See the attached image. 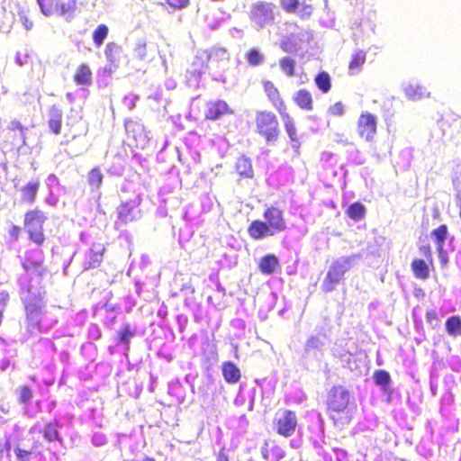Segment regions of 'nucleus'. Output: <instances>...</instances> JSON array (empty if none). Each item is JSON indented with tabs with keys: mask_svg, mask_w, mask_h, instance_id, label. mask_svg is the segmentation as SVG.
I'll return each instance as SVG.
<instances>
[{
	"mask_svg": "<svg viewBox=\"0 0 461 461\" xmlns=\"http://www.w3.org/2000/svg\"><path fill=\"white\" fill-rule=\"evenodd\" d=\"M283 114V120L285 124V131L290 139L291 146L293 149L298 153L301 142L299 140V138L297 136L295 124L294 122V119L287 113H282Z\"/></svg>",
	"mask_w": 461,
	"mask_h": 461,
	"instance_id": "obj_34",
	"label": "nucleus"
},
{
	"mask_svg": "<svg viewBox=\"0 0 461 461\" xmlns=\"http://www.w3.org/2000/svg\"><path fill=\"white\" fill-rule=\"evenodd\" d=\"M366 52L358 50L352 54L351 60L348 65V74L353 76L360 72L362 66L366 62Z\"/></svg>",
	"mask_w": 461,
	"mask_h": 461,
	"instance_id": "obj_44",
	"label": "nucleus"
},
{
	"mask_svg": "<svg viewBox=\"0 0 461 461\" xmlns=\"http://www.w3.org/2000/svg\"><path fill=\"white\" fill-rule=\"evenodd\" d=\"M430 238L435 244L441 266L446 267L449 262V253L454 251L455 238L449 236L447 226L445 224L433 230Z\"/></svg>",
	"mask_w": 461,
	"mask_h": 461,
	"instance_id": "obj_8",
	"label": "nucleus"
},
{
	"mask_svg": "<svg viewBox=\"0 0 461 461\" xmlns=\"http://www.w3.org/2000/svg\"><path fill=\"white\" fill-rule=\"evenodd\" d=\"M206 51L210 71L212 72V77L219 82H225L223 72L228 69L230 59V53L224 48L212 47Z\"/></svg>",
	"mask_w": 461,
	"mask_h": 461,
	"instance_id": "obj_11",
	"label": "nucleus"
},
{
	"mask_svg": "<svg viewBox=\"0 0 461 461\" xmlns=\"http://www.w3.org/2000/svg\"><path fill=\"white\" fill-rule=\"evenodd\" d=\"M42 275L23 274L18 278L19 294L24 310L46 303Z\"/></svg>",
	"mask_w": 461,
	"mask_h": 461,
	"instance_id": "obj_5",
	"label": "nucleus"
},
{
	"mask_svg": "<svg viewBox=\"0 0 461 461\" xmlns=\"http://www.w3.org/2000/svg\"><path fill=\"white\" fill-rule=\"evenodd\" d=\"M330 337V328L326 321L315 327L314 332L305 340L302 352V361L306 368L320 364L324 355V348Z\"/></svg>",
	"mask_w": 461,
	"mask_h": 461,
	"instance_id": "obj_4",
	"label": "nucleus"
},
{
	"mask_svg": "<svg viewBox=\"0 0 461 461\" xmlns=\"http://www.w3.org/2000/svg\"><path fill=\"white\" fill-rule=\"evenodd\" d=\"M88 312L86 310H81L67 321L62 326L55 330L54 339L62 337H74L79 334L81 328L86 322Z\"/></svg>",
	"mask_w": 461,
	"mask_h": 461,
	"instance_id": "obj_16",
	"label": "nucleus"
},
{
	"mask_svg": "<svg viewBox=\"0 0 461 461\" xmlns=\"http://www.w3.org/2000/svg\"><path fill=\"white\" fill-rule=\"evenodd\" d=\"M271 6V4L264 2L256 3L253 5L250 11L251 19L257 21L260 24L267 20H271L273 18Z\"/></svg>",
	"mask_w": 461,
	"mask_h": 461,
	"instance_id": "obj_28",
	"label": "nucleus"
},
{
	"mask_svg": "<svg viewBox=\"0 0 461 461\" xmlns=\"http://www.w3.org/2000/svg\"><path fill=\"white\" fill-rule=\"evenodd\" d=\"M45 217L41 211H30L25 214L24 226L27 231L42 230Z\"/></svg>",
	"mask_w": 461,
	"mask_h": 461,
	"instance_id": "obj_33",
	"label": "nucleus"
},
{
	"mask_svg": "<svg viewBox=\"0 0 461 461\" xmlns=\"http://www.w3.org/2000/svg\"><path fill=\"white\" fill-rule=\"evenodd\" d=\"M60 421L52 420L45 424L43 429V438L49 442L58 441L62 444L63 439L59 432Z\"/></svg>",
	"mask_w": 461,
	"mask_h": 461,
	"instance_id": "obj_41",
	"label": "nucleus"
},
{
	"mask_svg": "<svg viewBox=\"0 0 461 461\" xmlns=\"http://www.w3.org/2000/svg\"><path fill=\"white\" fill-rule=\"evenodd\" d=\"M361 258L362 255L356 253L349 256H342L333 260L321 283V290L326 294L334 291L340 281L343 280L345 274Z\"/></svg>",
	"mask_w": 461,
	"mask_h": 461,
	"instance_id": "obj_6",
	"label": "nucleus"
},
{
	"mask_svg": "<svg viewBox=\"0 0 461 461\" xmlns=\"http://www.w3.org/2000/svg\"><path fill=\"white\" fill-rule=\"evenodd\" d=\"M315 83L323 93H328L331 87L330 77L327 72L319 73L315 77Z\"/></svg>",
	"mask_w": 461,
	"mask_h": 461,
	"instance_id": "obj_57",
	"label": "nucleus"
},
{
	"mask_svg": "<svg viewBox=\"0 0 461 461\" xmlns=\"http://www.w3.org/2000/svg\"><path fill=\"white\" fill-rule=\"evenodd\" d=\"M454 395L451 393H446L441 396L439 413L442 420V429L446 433H454L458 430L459 419L456 416Z\"/></svg>",
	"mask_w": 461,
	"mask_h": 461,
	"instance_id": "obj_12",
	"label": "nucleus"
},
{
	"mask_svg": "<svg viewBox=\"0 0 461 461\" xmlns=\"http://www.w3.org/2000/svg\"><path fill=\"white\" fill-rule=\"evenodd\" d=\"M327 408L335 424H348L357 411L354 396L342 385H334L328 392Z\"/></svg>",
	"mask_w": 461,
	"mask_h": 461,
	"instance_id": "obj_1",
	"label": "nucleus"
},
{
	"mask_svg": "<svg viewBox=\"0 0 461 461\" xmlns=\"http://www.w3.org/2000/svg\"><path fill=\"white\" fill-rule=\"evenodd\" d=\"M74 81L79 86H89L92 85V71L87 64H81L77 68Z\"/></svg>",
	"mask_w": 461,
	"mask_h": 461,
	"instance_id": "obj_42",
	"label": "nucleus"
},
{
	"mask_svg": "<svg viewBox=\"0 0 461 461\" xmlns=\"http://www.w3.org/2000/svg\"><path fill=\"white\" fill-rule=\"evenodd\" d=\"M445 328L449 336L458 337L461 331V317L459 315L450 316L445 322Z\"/></svg>",
	"mask_w": 461,
	"mask_h": 461,
	"instance_id": "obj_51",
	"label": "nucleus"
},
{
	"mask_svg": "<svg viewBox=\"0 0 461 461\" xmlns=\"http://www.w3.org/2000/svg\"><path fill=\"white\" fill-rule=\"evenodd\" d=\"M308 231L306 224L293 225L283 239L284 246L285 248L292 247L294 241H301L308 234Z\"/></svg>",
	"mask_w": 461,
	"mask_h": 461,
	"instance_id": "obj_27",
	"label": "nucleus"
},
{
	"mask_svg": "<svg viewBox=\"0 0 461 461\" xmlns=\"http://www.w3.org/2000/svg\"><path fill=\"white\" fill-rule=\"evenodd\" d=\"M25 331L21 337L23 342L33 335L48 333L59 323L56 313L47 309L46 303L25 309Z\"/></svg>",
	"mask_w": 461,
	"mask_h": 461,
	"instance_id": "obj_2",
	"label": "nucleus"
},
{
	"mask_svg": "<svg viewBox=\"0 0 461 461\" xmlns=\"http://www.w3.org/2000/svg\"><path fill=\"white\" fill-rule=\"evenodd\" d=\"M263 217L265 221L255 220L248 228V233L253 240H261L281 233L287 229L284 212L278 207H267L263 213Z\"/></svg>",
	"mask_w": 461,
	"mask_h": 461,
	"instance_id": "obj_3",
	"label": "nucleus"
},
{
	"mask_svg": "<svg viewBox=\"0 0 461 461\" xmlns=\"http://www.w3.org/2000/svg\"><path fill=\"white\" fill-rule=\"evenodd\" d=\"M411 270L416 278L425 280L429 276V266L423 259H414L411 262Z\"/></svg>",
	"mask_w": 461,
	"mask_h": 461,
	"instance_id": "obj_50",
	"label": "nucleus"
},
{
	"mask_svg": "<svg viewBox=\"0 0 461 461\" xmlns=\"http://www.w3.org/2000/svg\"><path fill=\"white\" fill-rule=\"evenodd\" d=\"M373 378L377 386L393 384L390 374L385 370H376L374 373Z\"/></svg>",
	"mask_w": 461,
	"mask_h": 461,
	"instance_id": "obj_63",
	"label": "nucleus"
},
{
	"mask_svg": "<svg viewBox=\"0 0 461 461\" xmlns=\"http://www.w3.org/2000/svg\"><path fill=\"white\" fill-rule=\"evenodd\" d=\"M308 430L314 449L322 447L325 443L324 420L320 413H313L311 416Z\"/></svg>",
	"mask_w": 461,
	"mask_h": 461,
	"instance_id": "obj_20",
	"label": "nucleus"
},
{
	"mask_svg": "<svg viewBox=\"0 0 461 461\" xmlns=\"http://www.w3.org/2000/svg\"><path fill=\"white\" fill-rule=\"evenodd\" d=\"M121 53L122 50L120 46L113 42L108 43L104 50L107 63L119 66Z\"/></svg>",
	"mask_w": 461,
	"mask_h": 461,
	"instance_id": "obj_52",
	"label": "nucleus"
},
{
	"mask_svg": "<svg viewBox=\"0 0 461 461\" xmlns=\"http://www.w3.org/2000/svg\"><path fill=\"white\" fill-rule=\"evenodd\" d=\"M233 112L223 100L210 101L206 104L205 118L208 120H219L225 114Z\"/></svg>",
	"mask_w": 461,
	"mask_h": 461,
	"instance_id": "obj_26",
	"label": "nucleus"
},
{
	"mask_svg": "<svg viewBox=\"0 0 461 461\" xmlns=\"http://www.w3.org/2000/svg\"><path fill=\"white\" fill-rule=\"evenodd\" d=\"M179 295L184 298L185 305L190 310L197 308V302L194 296V287L190 282L182 285Z\"/></svg>",
	"mask_w": 461,
	"mask_h": 461,
	"instance_id": "obj_40",
	"label": "nucleus"
},
{
	"mask_svg": "<svg viewBox=\"0 0 461 461\" xmlns=\"http://www.w3.org/2000/svg\"><path fill=\"white\" fill-rule=\"evenodd\" d=\"M297 427V417L294 411L285 410L276 413L274 420V429L281 436L291 437Z\"/></svg>",
	"mask_w": 461,
	"mask_h": 461,
	"instance_id": "obj_17",
	"label": "nucleus"
},
{
	"mask_svg": "<svg viewBox=\"0 0 461 461\" xmlns=\"http://www.w3.org/2000/svg\"><path fill=\"white\" fill-rule=\"evenodd\" d=\"M104 251V247L103 244H93L92 247L85 255V259L83 262L84 270H88L99 267L101 262L103 261Z\"/></svg>",
	"mask_w": 461,
	"mask_h": 461,
	"instance_id": "obj_25",
	"label": "nucleus"
},
{
	"mask_svg": "<svg viewBox=\"0 0 461 461\" xmlns=\"http://www.w3.org/2000/svg\"><path fill=\"white\" fill-rule=\"evenodd\" d=\"M230 429H234L239 435L245 434L249 429V420L245 414L234 416L228 420Z\"/></svg>",
	"mask_w": 461,
	"mask_h": 461,
	"instance_id": "obj_49",
	"label": "nucleus"
},
{
	"mask_svg": "<svg viewBox=\"0 0 461 461\" xmlns=\"http://www.w3.org/2000/svg\"><path fill=\"white\" fill-rule=\"evenodd\" d=\"M293 178V169L290 166L281 165L276 171L267 176V184L273 187H278L289 183Z\"/></svg>",
	"mask_w": 461,
	"mask_h": 461,
	"instance_id": "obj_24",
	"label": "nucleus"
},
{
	"mask_svg": "<svg viewBox=\"0 0 461 461\" xmlns=\"http://www.w3.org/2000/svg\"><path fill=\"white\" fill-rule=\"evenodd\" d=\"M405 95L411 101L420 100L429 95L426 88L418 83L409 82L403 86Z\"/></svg>",
	"mask_w": 461,
	"mask_h": 461,
	"instance_id": "obj_38",
	"label": "nucleus"
},
{
	"mask_svg": "<svg viewBox=\"0 0 461 461\" xmlns=\"http://www.w3.org/2000/svg\"><path fill=\"white\" fill-rule=\"evenodd\" d=\"M41 11L46 15H50L54 14H66L68 13V10L74 9V5L71 7L70 5H68L66 8L63 4L59 2V0H38Z\"/></svg>",
	"mask_w": 461,
	"mask_h": 461,
	"instance_id": "obj_29",
	"label": "nucleus"
},
{
	"mask_svg": "<svg viewBox=\"0 0 461 461\" xmlns=\"http://www.w3.org/2000/svg\"><path fill=\"white\" fill-rule=\"evenodd\" d=\"M210 71L206 51L200 50L196 52L194 59L186 71V83L190 87L198 88L203 75Z\"/></svg>",
	"mask_w": 461,
	"mask_h": 461,
	"instance_id": "obj_14",
	"label": "nucleus"
},
{
	"mask_svg": "<svg viewBox=\"0 0 461 461\" xmlns=\"http://www.w3.org/2000/svg\"><path fill=\"white\" fill-rule=\"evenodd\" d=\"M167 393L174 397L179 404L184 403L186 398V390L179 379H173L168 382Z\"/></svg>",
	"mask_w": 461,
	"mask_h": 461,
	"instance_id": "obj_39",
	"label": "nucleus"
},
{
	"mask_svg": "<svg viewBox=\"0 0 461 461\" xmlns=\"http://www.w3.org/2000/svg\"><path fill=\"white\" fill-rule=\"evenodd\" d=\"M144 331L143 327L136 322L123 321L116 331V348L127 356L131 339L143 336Z\"/></svg>",
	"mask_w": 461,
	"mask_h": 461,
	"instance_id": "obj_13",
	"label": "nucleus"
},
{
	"mask_svg": "<svg viewBox=\"0 0 461 461\" xmlns=\"http://www.w3.org/2000/svg\"><path fill=\"white\" fill-rule=\"evenodd\" d=\"M125 131L129 139L135 141L137 148L144 149L149 142V132L138 120L128 119L125 121Z\"/></svg>",
	"mask_w": 461,
	"mask_h": 461,
	"instance_id": "obj_18",
	"label": "nucleus"
},
{
	"mask_svg": "<svg viewBox=\"0 0 461 461\" xmlns=\"http://www.w3.org/2000/svg\"><path fill=\"white\" fill-rule=\"evenodd\" d=\"M43 261L44 255L41 249L35 248L27 250L22 261L23 267L25 271L24 274L43 275Z\"/></svg>",
	"mask_w": 461,
	"mask_h": 461,
	"instance_id": "obj_19",
	"label": "nucleus"
},
{
	"mask_svg": "<svg viewBox=\"0 0 461 461\" xmlns=\"http://www.w3.org/2000/svg\"><path fill=\"white\" fill-rule=\"evenodd\" d=\"M104 175L98 167H94L87 175V183L93 192L98 191L102 185Z\"/></svg>",
	"mask_w": 461,
	"mask_h": 461,
	"instance_id": "obj_53",
	"label": "nucleus"
},
{
	"mask_svg": "<svg viewBox=\"0 0 461 461\" xmlns=\"http://www.w3.org/2000/svg\"><path fill=\"white\" fill-rule=\"evenodd\" d=\"M198 204H189L185 212V219L191 223H197L203 214Z\"/></svg>",
	"mask_w": 461,
	"mask_h": 461,
	"instance_id": "obj_56",
	"label": "nucleus"
},
{
	"mask_svg": "<svg viewBox=\"0 0 461 461\" xmlns=\"http://www.w3.org/2000/svg\"><path fill=\"white\" fill-rule=\"evenodd\" d=\"M293 99L301 109L312 111L313 108L312 95L306 89H301L297 91L294 95Z\"/></svg>",
	"mask_w": 461,
	"mask_h": 461,
	"instance_id": "obj_43",
	"label": "nucleus"
},
{
	"mask_svg": "<svg viewBox=\"0 0 461 461\" xmlns=\"http://www.w3.org/2000/svg\"><path fill=\"white\" fill-rule=\"evenodd\" d=\"M347 213L351 219L359 221L365 215V206L360 203H354L349 205Z\"/></svg>",
	"mask_w": 461,
	"mask_h": 461,
	"instance_id": "obj_60",
	"label": "nucleus"
},
{
	"mask_svg": "<svg viewBox=\"0 0 461 461\" xmlns=\"http://www.w3.org/2000/svg\"><path fill=\"white\" fill-rule=\"evenodd\" d=\"M200 353L203 360L209 365H213L218 361L216 346L211 342L208 338L203 339Z\"/></svg>",
	"mask_w": 461,
	"mask_h": 461,
	"instance_id": "obj_37",
	"label": "nucleus"
},
{
	"mask_svg": "<svg viewBox=\"0 0 461 461\" xmlns=\"http://www.w3.org/2000/svg\"><path fill=\"white\" fill-rule=\"evenodd\" d=\"M279 64L282 71L288 77H293L294 75L295 60L294 59L285 57L280 59Z\"/></svg>",
	"mask_w": 461,
	"mask_h": 461,
	"instance_id": "obj_64",
	"label": "nucleus"
},
{
	"mask_svg": "<svg viewBox=\"0 0 461 461\" xmlns=\"http://www.w3.org/2000/svg\"><path fill=\"white\" fill-rule=\"evenodd\" d=\"M118 68V65L107 63L104 68L97 70V81L101 86H107L112 79L113 74Z\"/></svg>",
	"mask_w": 461,
	"mask_h": 461,
	"instance_id": "obj_48",
	"label": "nucleus"
},
{
	"mask_svg": "<svg viewBox=\"0 0 461 461\" xmlns=\"http://www.w3.org/2000/svg\"><path fill=\"white\" fill-rule=\"evenodd\" d=\"M381 392L383 401L386 403H392L395 398L398 397V393L393 387V384H387L386 385L378 386Z\"/></svg>",
	"mask_w": 461,
	"mask_h": 461,
	"instance_id": "obj_58",
	"label": "nucleus"
},
{
	"mask_svg": "<svg viewBox=\"0 0 461 461\" xmlns=\"http://www.w3.org/2000/svg\"><path fill=\"white\" fill-rule=\"evenodd\" d=\"M7 130L12 132H19V139L14 140L12 141V146L17 149H20L22 147L26 146V133L28 131V128L23 127L22 123L18 121H12L9 122L7 126Z\"/></svg>",
	"mask_w": 461,
	"mask_h": 461,
	"instance_id": "obj_35",
	"label": "nucleus"
},
{
	"mask_svg": "<svg viewBox=\"0 0 461 461\" xmlns=\"http://www.w3.org/2000/svg\"><path fill=\"white\" fill-rule=\"evenodd\" d=\"M14 62L19 67H24L32 62L31 52L25 49L24 50H18L14 56Z\"/></svg>",
	"mask_w": 461,
	"mask_h": 461,
	"instance_id": "obj_61",
	"label": "nucleus"
},
{
	"mask_svg": "<svg viewBox=\"0 0 461 461\" xmlns=\"http://www.w3.org/2000/svg\"><path fill=\"white\" fill-rule=\"evenodd\" d=\"M378 424V418L373 411H365L363 420L357 423V429L360 431L375 430Z\"/></svg>",
	"mask_w": 461,
	"mask_h": 461,
	"instance_id": "obj_46",
	"label": "nucleus"
},
{
	"mask_svg": "<svg viewBox=\"0 0 461 461\" xmlns=\"http://www.w3.org/2000/svg\"><path fill=\"white\" fill-rule=\"evenodd\" d=\"M412 158V149L404 148L398 154L396 166L402 170H406L410 167Z\"/></svg>",
	"mask_w": 461,
	"mask_h": 461,
	"instance_id": "obj_54",
	"label": "nucleus"
},
{
	"mask_svg": "<svg viewBox=\"0 0 461 461\" xmlns=\"http://www.w3.org/2000/svg\"><path fill=\"white\" fill-rule=\"evenodd\" d=\"M175 334L171 328L165 325L155 327L148 337L149 349L156 352V355L169 363L174 358Z\"/></svg>",
	"mask_w": 461,
	"mask_h": 461,
	"instance_id": "obj_7",
	"label": "nucleus"
},
{
	"mask_svg": "<svg viewBox=\"0 0 461 461\" xmlns=\"http://www.w3.org/2000/svg\"><path fill=\"white\" fill-rule=\"evenodd\" d=\"M224 381L229 384H238L241 378L240 369L231 361H225L221 366Z\"/></svg>",
	"mask_w": 461,
	"mask_h": 461,
	"instance_id": "obj_30",
	"label": "nucleus"
},
{
	"mask_svg": "<svg viewBox=\"0 0 461 461\" xmlns=\"http://www.w3.org/2000/svg\"><path fill=\"white\" fill-rule=\"evenodd\" d=\"M261 454L267 461H280L285 455L284 449L275 442H265L261 447Z\"/></svg>",
	"mask_w": 461,
	"mask_h": 461,
	"instance_id": "obj_32",
	"label": "nucleus"
},
{
	"mask_svg": "<svg viewBox=\"0 0 461 461\" xmlns=\"http://www.w3.org/2000/svg\"><path fill=\"white\" fill-rule=\"evenodd\" d=\"M49 120H48V125L50 130L54 134H59L61 131V124H62V117L63 113L62 110L58 105H52L49 111Z\"/></svg>",
	"mask_w": 461,
	"mask_h": 461,
	"instance_id": "obj_36",
	"label": "nucleus"
},
{
	"mask_svg": "<svg viewBox=\"0 0 461 461\" xmlns=\"http://www.w3.org/2000/svg\"><path fill=\"white\" fill-rule=\"evenodd\" d=\"M256 126L258 132L265 138L267 144H275L278 139L280 130L276 116L271 112H258L256 114Z\"/></svg>",
	"mask_w": 461,
	"mask_h": 461,
	"instance_id": "obj_9",
	"label": "nucleus"
},
{
	"mask_svg": "<svg viewBox=\"0 0 461 461\" xmlns=\"http://www.w3.org/2000/svg\"><path fill=\"white\" fill-rule=\"evenodd\" d=\"M279 267V262L275 255H267L260 259L258 267L261 273L271 275L276 272Z\"/></svg>",
	"mask_w": 461,
	"mask_h": 461,
	"instance_id": "obj_45",
	"label": "nucleus"
},
{
	"mask_svg": "<svg viewBox=\"0 0 461 461\" xmlns=\"http://www.w3.org/2000/svg\"><path fill=\"white\" fill-rule=\"evenodd\" d=\"M56 347L50 339L40 338L32 347V362L35 366H52L51 360Z\"/></svg>",
	"mask_w": 461,
	"mask_h": 461,
	"instance_id": "obj_15",
	"label": "nucleus"
},
{
	"mask_svg": "<svg viewBox=\"0 0 461 461\" xmlns=\"http://www.w3.org/2000/svg\"><path fill=\"white\" fill-rule=\"evenodd\" d=\"M142 198L140 194H137L132 199L123 201L117 207V218L114 222L116 229L128 224L129 222L140 220L142 217L140 208Z\"/></svg>",
	"mask_w": 461,
	"mask_h": 461,
	"instance_id": "obj_10",
	"label": "nucleus"
},
{
	"mask_svg": "<svg viewBox=\"0 0 461 461\" xmlns=\"http://www.w3.org/2000/svg\"><path fill=\"white\" fill-rule=\"evenodd\" d=\"M357 132L366 141H372L376 133V117L370 113H362L357 122Z\"/></svg>",
	"mask_w": 461,
	"mask_h": 461,
	"instance_id": "obj_21",
	"label": "nucleus"
},
{
	"mask_svg": "<svg viewBox=\"0 0 461 461\" xmlns=\"http://www.w3.org/2000/svg\"><path fill=\"white\" fill-rule=\"evenodd\" d=\"M231 328L235 330L234 336L236 339H242L245 337L246 322L243 319L235 318L230 321Z\"/></svg>",
	"mask_w": 461,
	"mask_h": 461,
	"instance_id": "obj_62",
	"label": "nucleus"
},
{
	"mask_svg": "<svg viewBox=\"0 0 461 461\" xmlns=\"http://www.w3.org/2000/svg\"><path fill=\"white\" fill-rule=\"evenodd\" d=\"M320 163L323 176L331 181H334L335 178L338 177L339 170H343L342 167L337 168L338 156L330 151L321 152Z\"/></svg>",
	"mask_w": 461,
	"mask_h": 461,
	"instance_id": "obj_23",
	"label": "nucleus"
},
{
	"mask_svg": "<svg viewBox=\"0 0 461 461\" xmlns=\"http://www.w3.org/2000/svg\"><path fill=\"white\" fill-rule=\"evenodd\" d=\"M221 267L231 268L238 264V254L235 251H226L220 259Z\"/></svg>",
	"mask_w": 461,
	"mask_h": 461,
	"instance_id": "obj_59",
	"label": "nucleus"
},
{
	"mask_svg": "<svg viewBox=\"0 0 461 461\" xmlns=\"http://www.w3.org/2000/svg\"><path fill=\"white\" fill-rule=\"evenodd\" d=\"M80 354L85 358L94 361L97 355V347L92 341H86L80 347Z\"/></svg>",
	"mask_w": 461,
	"mask_h": 461,
	"instance_id": "obj_55",
	"label": "nucleus"
},
{
	"mask_svg": "<svg viewBox=\"0 0 461 461\" xmlns=\"http://www.w3.org/2000/svg\"><path fill=\"white\" fill-rule=\"evenodd\" d=\"M39 189V179H32L28 182L25 185L20 188L21 202L30 205L34 203Z\"/></svg>",
	"mask_w": 461,
	"mask_h": 461,
	"instance_id": "obj_31",
	"label": "nucleus"
},
{
	"mask_svg": "<svg viewBox=\"0 0 461 461\" xmlns=\"http://www.w3.org/2000/svg\"><path fill=\"white\" fill-rule=\"evenodd\" d=\"M310 35L308 32L298 33H290L289 36L284 37L280 42V47L285 52L296 53L303 50L304 43L308 41Z\"/></svg>",
	"mask_w": 461,
	"mask_h": 461,
	"instance_id": "obj_22",
	"label": "nucleus"
},
{
	"mask_svg": "<svg viewBox=\"0 0 461 461\" xmlns=\"http://www.w3.org/2000/svg\"><path fill=\"white\" fill-rule=\"evenodd\" d=\"M236 170L241 176L246 178H252L254 176L252 162L250 158L246 156H241L238 158Z\"/></svg>",
	"mask_w": 461,
	"mask_h": 461,
	"instance_id": "obj_47",
	"label": "nucleus"
}]
</instances>
